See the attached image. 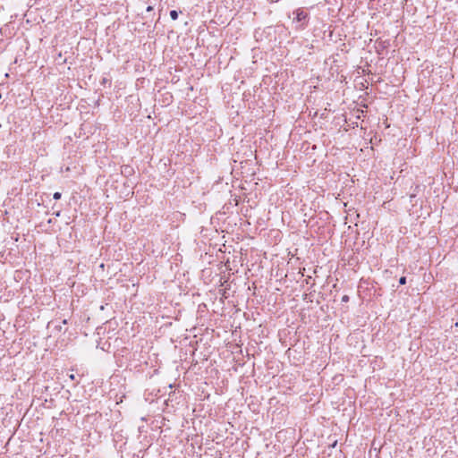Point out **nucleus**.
Listing matches in <instances>:
<instances>
[{"instance_id": "f03ea898", "label": "nucleus", "mask_w": 458, "mask_h": 458, "mask_svg": "<svg viewBox=\"0 0 458 458\" xmlns=\"http://www.w3.org/2000/svg\"><path fill=\"white\" fill-rule=\"evenodd\" d=\"M170 17L172 20L175 21L178 18V13L175 10H172L170 12Z\"/></svg>"}, {"instance_id": "20e7f679", "label": "nucleus", "mask_w": 458, "mask_h": 458, "mask_svg": "<svg viewBox=\"0 0 458 458\" xmlns=\"http://www.w3.org/2000/svg\"><path fill=\"white\" fill-rule=\"evenodd\" d=\"M53 197H54L55 199H61V193L60 192H55V193H54Z\"/></svg>"}, {"instance_id": "39448f33", "label": "nucleus", "mask_w": 458, "mask_h": 458, "mask_svg": "<svg viewBox=\"0 0 458 458\" xmlns=\"http://www.w3.org/2000/svg\"><path fill=\"white\" fill-rule=\"evenodd\" d=\"M151 11H153V7H152V6H150V5H149V6H148V7H147V12H151Z\"/></svg>"}, {"instance_id": "7ed1b4c3", "label": "nucleus", "mask_w": 458, "mask_h": 458, "mask_svg": "<svg viewBox=\"0 0 458 458\" xmlns=\"http://www.w3.org/2000/svg\"><path fill=\"white\" fill-rule=\"evenodd\" d=\"M399 283H400V284H406V277L405 276H402L399 279Z\"/></svg>"}, {"instance_id": "f257e3e1", "label": "nucleus", "mask_w": 458, "mask_h": 458, "mask_svg": "<svg viewBox=\"0 0 458 458\" xmlns=\"http://www.w3.org/2000/svg\"><path fill=\"white\" fill-rule=\"evenodd\" d=\"M295 19L297 21H301L308 17V13L303 11L301 8H298L294 11Z\"/></svg>"}, {"instance_id": "423d86ee", "label": "nucleus", "mask_w": 458, "mask_h": 458, "mask_svg": "<svg viewBox=\"0 0 458 458\" xmlns=\"http://www.w3.org/2000/svg\"><path fill=\"white\" fill-rule=\"evenodd\" d=\"M69 377H70V379H72V380H74V379H75V376H74L73 374H71V375L69 376Z\"/></svg>"}]
</instances>
